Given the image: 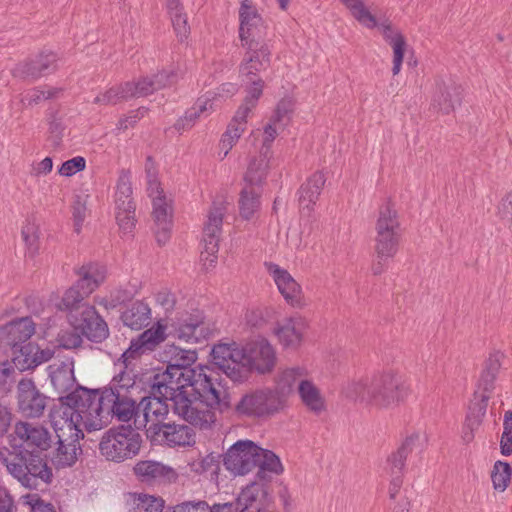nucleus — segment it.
Wrapping results in <instances>:
<instances>
[{"mask_svg": "<svg viewBox=\"0 0 512 512\" xmlns=\"http://www.w3.org/2000/svg\"><path fill=\"white\" fill-rule=\"evenodd\" d=\"M8 447H0V464L22 487L29 490H46L54 474L49 466L48 451L52 435L38 423L19 420L7 435Z\"/></svg>", "mask_w": 512, "mask_h": 512, "instance_id": "obj_1", "label": "nucleus"}, {"mask_svg": "<svg viewBox=\"0 0 512 512\" xmlns=\"http://www.w3.org/2000/svg\"><path fill=\"white\" fill-rule=\"evenodd\" d=\"M194 379L186 377L183 372H176L166 367L158 369L148 378L149 387L154 393L161 394L172 402L175 414L201 429L210 427L214 422V413L197 407L195 399L191 398Z\"/></svg>", "mask_w": 512, "mask_h": 512, "instance_id": "obj_2", "label": "nucleus"}, {"mask_svg": "<svg viewBox=\"0 0 512 512\" xmlns=\"http://www.w3.org/2000/svg\"><path fill=\"white\" fill-rule=\"evenodd\" d=\"M375 233L371 272L378 276L387 270L389 261L397 254L402 236L399 215L390 199L379 206Z\"/></svg>", "mask_w": 512, "mask_h": 512, "instance_id": "obj_3", "label": "nucleus"}, {"mask_svg": "<svg viewBox=\"0 0 512 512\" xmlns=\"http://www.w3.org/2000/svg\"><path fill=\"white\" fill-rule=\"evenodd\" d=\"M141 387L136 381L123 376H114L108 387L104 388V406L98 409L104 414L105 426L116 418L120 422H129L139 417Z\"/></svg>", "mask_w": 512, "mask_h": 512, "instance_id": "obj_4", "label": "nucleus"}, {"mask_svg": "<svg viewBox=\"0 0 512 512\" xmlns=\"http://www.w3.org/2000/svg\"><path fill=\"white\" fill-rule=\"evenodd\" d=\"M215 371L209 367H200V372L194 379L191 398L198 403L197 407L203 410L216 409L224 412L230 408V396Z\"/></svg>", "mask_w": 512, "mask_h": 512, "instance_id": "obj_5", "label": "nucleus"}, {"mask_svg": "<svg viewBox=\"0 0 512 512\" xmlns=\"http://www.w3.org/2000/svg\"><path fill=\"white\" fill-rule=\"evenodd\" d=\"M165 340V328L158 324L142 332L131 340L129 347L122 353L119 363L122 369L116 376H123L136 381L140 374V360L143 355L149 354Z\"/></svg>", "mask_w": 512, "mask_h": 512, "instance_id": "obj_6", "label": "nucleus"}, {"mask_svg": "<svg viewBox=\"0 0 512 512\" xmlns=\"http://www.w3.org/2000/svg\"><path fill=\"white\" fill-rule=\"evenodd\" d=\"M141 435L131 425L107 430L99 443V451L108 461L121 463L139 453Z\"/></svg>", "mask_w": 512, "mask_h": 512, "instance_id": "obj_7", "label": "nucleus"}, {"mask_svg": "<svg viewBox=\"0 0 512 512\" xmlns=\"http://www.w3.org/2000/svg\"><path fill=\"white\" fill-rule=\"evenodd\" d=\"M283 407V394L278 390L264 388L243 394L235 404L234 412L241 418L260 419L278 413Z\"/></svg>", "mask_w": 512, "mask_h": 512, "instance_id": "obj_8", "label": "nucleus"}, {"mask_svg": "<svg viewBox=\"0 0 512 512\" xmlns=\"http://www.w3.org/2000/svg\"><path fill=\"white\" fill-rule=\"evenodd\" d=\"M104 388L88 389L83 386L77 387L65 395V399L72 401V404L78 408L82 418L83 426L88 431L100 430L105 427L104 414L98 407L104 406Z\"/></svg>", "mask_w": 512, "mask_h": 512, "instance_id": "obj_9", "label": "nucleus"}, {"mask_svg": "<svg viewBox=\"0 0 512 512\" xmlns=\"http://www.w3.org/2000/svg\"><path fill=\"white\" fill-rule=\"evenodd\" d=\"M225 213L226 206L223 203L214 202L207 215V221L203 228V250L200 256L206 269L214 267L217 263V253Z\"/></svg>", "mask_w": 512, "mask_h": 512, "instance_id": "obj_10", "label": "nucleus"}, {"mask_svg": "<svg viewBox=\"0 0 512 512\" xmlns=\"http://www.w3.org/2000/svg\"><path fill=\"white\" fill-rule=\"evenodd\" d=\"M408 389L401 377L392 372H386L372 379V405L378 408H388L398 404L407 396Z\"/></svg>", "mask_w": 512, "mask_h": 512, "instance_id": "obj_11", "label": "nucleus"}, {"mask_svg": "<svg viewBox=\"0 0 512 512\" xmlns=\"http://www.w3.org/2000/svg\"><path fill=\"white\" fill-rule=\"evenodd\" d=\"M131 196L132 185L130 181V172L122 170L116 186L115 218L120 230L124 234L132 233L136 225V206Z\"/></svg>", "mask_w": 512, "mask_h": 512, "instance_id": "obj_12", "label": "nucleus"}, {"mask_svg": "<svg viewBox=\"0 0 512 512\" xmlns=\"http://www.w3.org/2000/svg\"><path fill=\"white\" fill-rule=\"evenodd\" d=\"M241 360L251 372L260 375L271 373L276 366V352L265 338H258L247 342L241 348Z\"/></svg>", "mask_w": 512, "mask_h": 512, "instance_id": "obj_13", "label": "nucleus"}, {"mask_svg": "<svg viewBox=\"0 0 512 512\" xmlns=\"http://www.w3.org/2000/svg\"><path fill=\"white\" fill-rule=\"evenodd\" d=\"M261 447L251 440H238L225 453L223 463L227 470L245 475L257 466Z\"/></svg>", "mask_w": 512, "mask_h": 512, "instance_id": "obj_14", "label": "nucleus"}, {"mask_svg": "<svg viewBox=\"0 0 512 512\" xmlns=\"http://www.w3.org/2000/svg\"><path fill=\"white\" fill-rule=\"evenodd\" d=\"M69 322L88 340L101 343L109 336V328L94 306H84L82 310L72 312Z\"/></svg>", "mask_w": 512, "mask_h": 512, "instance_id": "obj_15", "label": "nucleus"}, {"mask_svg": "<svg viewBox=\"0 0 512 512\" xmlns=\"http://www.w3.org/2000/svg\"><path fill=\"white\" fill-rule=\"evenodd\" d=\"M235 504L238 512H274L275 506L270 485L251 482L241 490Z\"/></svg>", "mask_w": 512, "mask_h": 512, "instance_id": "obj_16", "label": "nucleus"}, {"mask_svg": "<svg viewBox=\"0 0 512 512\" xmlns=\"http://www.w3.org/2000/svg\"><path fill=\"white\" fill-rule=\"evenodd\" d=\"M50 398L41 392L32 379L23 378L17 385L19 412L27 418H39L44 414Z\"/></svg>", "mask_w": 512, "mask_h": 512, "instance_id": "obj_17", "label": "nucleus"}, {"mask_svg": "<svg viewBox=\"0 0 512 512\" xmlns=\"http://www.w3.org/2000/svg\"><path fill=\"white\" fill-rule=\"evenodd\" d=\"M57 55L52 52H41L34 58L18 63L12 75L24 81L34 82L41 77L54 73L57 69Z\"/></svg>", "mask_w": 512, "mask_h": 512, "instance_id": "obj_18", "label": "nucleus"}, {"mask_svg": "<svg viewBox=\"0 0 512 512\" xmlns=\"http://www.w3.org/2000/svg\"><path fill=\"white\" fill-rule=\"evenodd\" d=\"M175 334L178 339L185 342L199 343L211 336L212 329L205 321L204 313L195 309L178 319Z\"/></svg>", "mask_w": 512, "mask_h": 512, "instance_id": "obj_19", "label": "nucleus"}, {"mask_svg": "<svg viewBox=\"0 0 512 512\" xmlns=\"http://www.w3.org/2000/svg\"><path fill=\"white\" fill-rule=\"evenodd\" d=\"M242 46L247 48V52L239 68L241 76L246 79L259 78L257 73L270 65L271 52L268 46L256 40L242 42Z\"/></svg>", "mask_w": 512, "mask_h": 512, "instance_id": "obj_20", "label": "nucleus"}, {"mask_svg": "<svg viewBox=\"0 0 512 512\" xmlns=\"http://www.w3.org/2000/svg\"><path fill=\"white\" fill-rule=\"evenodd\" d=\"M35 333V324L29 317L11 321L0 327V348L7 352L25 345Z\"/></svg>", "mask_w": 512, "mask_h": 512, "instance_id": "obj_21", "label": "nucleus"}, {"mask_svg": "<svg viewBox=\"0 0 512 512\" xmlns=\"http://www.w3.org/2000/svg\"><path fill=\"white\" fill-rule=\"evenodd\" d=\"M59 404L51 409L50 417L55 426V430L63 431L66 428L70 433L77 437H83L80 425H83V418L78 408L72 401L66 400L65 395L59 396Z\"/></svg>", "mask_w": 512, "mask_h": 512, "instance_id": "obj_22", "label": "nucleus"}, {"mask_svg": "<svg viewBox=\"0 0 512 512\" xmlns=\"http://www.w3.org/2000/svg\"><path fill=\"white\" fill-rule=\"evenodd\" d=\"M149 431L170 447H184L195 444V431L188 425L176 423L152 424Z\"/></svg>", "mask_w": 512, "mask_h": 512, "instance_id": "obj_23", "label": "nucleus"}, {"mask_svg": "<svg viewBox=\"0 0 512 512\" xmlns=\"http://www.w3.org/2000/svg\"><path fill=\"white\" fill-rule=\"evenodd\" d=\"M267 267L285 301L293 307H302V289L291 274L277 264L269 263Z\"/></svg>", "mask_w": 512, "mask_h": 512, "instance_id": "obj_24", "label": "nucleus"}, {"mask_svg": "<svg viewBox=\"0 0 512 512\" xmlns=\"http://www.w3.org/2000/svg\"><path fill=\"white\" fill-rule=\"evenodd\" d=\"M152 218L155 224L154 233L157 243L165 245L171 236L172 208L166 196H156L152 200Z\"/></svg>", "mask_w": 512, "mask_h": 512, "instance_id": "obj_25", "label": "nucleus"}, {"mask_svg": "<svg viewBox=\"0 0 512 512\" xmlns=\"http://www.w3.org/2000/svg\"><path fill=\"white\" fill-rule=\"evenodd\" d=\"M133 472L141 483L154 485L161 482H171L176 479L174 470L154 460H142L135 464Z\"/></svg>", "mask_w": 512, "mask_h": 512, "instance_id": "obj_26", "label": "nucleus"}, {"mask_svg": "<svg viewBox=\"0 0 512 512\" xmlns=\"http://www.w3.org/2000/svg\"><path fill=\"white\" fill-rule=\"evenodd\" d=\"M57 447L53 450L50 459L56 469L72 467L79 453L82 452L79 438L70 433L68 438H64L63 434H57Z\"/></svg>", "mask_w": 512, "mask_h": 512, "instance_id": "obj_27", "label": "nucleus"}, {"mask_svg": "<svg viewBox=\"0 0 512 512\" xmlns=\"http://www.w3.org/2000/svg\"><path fill=\"white\" fill-rule=\"evenodd\" d=\"M48 374L52 386L59 394H68L77 387L73 358L66 357L62 361L50 364Z\"/></svg>", "mask_w": 512, "mask_h": 512, "instance_id": "obj_28", "label": "nucleus"}, {"mask_svg": "<svg viewBox=\"0 0 512 512\" xmlns=\"http://www.w3.org/2000/svg\"><path fill=\"white\" fill-rule=\"evenodd\" d=\"M165 353L170 356L167 368L178 373L183 372L186 377H192V379L200 372L201 365L197 368L191 367L197 360L195 350L183 349L176 345H167Z\"/></svg>", "mask_w": 512, "mask_h": 512, "instance_id": "obj_29", "label": "nucleus"}, {"mask_svg": "<svg viewBox=\"0 0 512 512\" xmlns=\"http://www.w3.org/2000/svg\"><path fill=\"white\" fill-rule=\"evenodd\" d=\"M169 399L161 394L154 393L150 388L149 394L140 397L139 414L142 413L146 422L153 424H162L169 413Z\"/></svg>", "mask_w": 512, "mask_h": 512, "instance_id": "obj_30", "label": "nucleus"}, {"mask_svg": "<svg viewBox=\"0 0 512 512\" xmlns=\"http://www.w3.org/2000/svg\"><path fill=\"white\" fill-rule=\"evenodd\" d=\"M462 89L460 85L450 81H437L436 90L432 98V106L443 114L454 111L461 103Z\"/></svg>", "mask_w": 512, "mask_h": 512, "instance_id": "obj_31", "label": "nucleus"}, {"mask_svg": "<svg viewBox=\"0 0 512 512\" xmlns=\"http://www.w3.org/2000/svg\"><path fill=\"white\" fill-rule=\"evenodd\" d=\"M304 327V321L300 317L285 318L277 322L274 334L283 347L295 349L302 341Z\"/></svg>", "mask_w": 512, "mask_h": 512, "instance_id": "obj_32", "label": "nucleus"}, {"mask_svg": "<svg viewBox=\"0 0 512 512\" xmlns=\"http://www.w3.org/2000/svg\"><path fill=\"white\" fill-rule=\"evenodd\" d=\"M325 183L326 177L321 171H316L307 178L298 189V201L302 209H307L309 212L313 210Z\"/></svg>", "mask_w": 512, "mask_h": 512, "instance_id": "obj_33", "label": "nucleus"}, {"mask_svg": "<svg viewBox=\"0 0 512 512\" xmlns=\"http://www.w3.org/2000/svg\"><path fill=\"white\" fill-rule=\"evenodd\" d=\"M120 319L125 326L132 330H141L150 324L151 309L146 302L136 300L126 307L121 313Z\"/></svg>", "mask_w": 512, "mask_h": 512, "instance_id": "obj_34", "label": "nucleus"}, {"mask_svg": "<svg viewBox=\"0 0 512 512\" xmlns=\"http://www.w3.org/2000/svg\"><path fill=\"white\" fill-rule=\"evenodd\" d=\"M239 19V37L241 42L255 40L253 29L258 26L262 18L251 0L241 1Z\"/></svg>", "mask_w": 512, "mask_h": 512, "instance_id": "obj_35", "label": "nucleus"}, {"mask_svg": "<svg viewBox=\"0 0 512 512\" xmlns=\"http://www.w3.org/2000/svg\"><path fill=\"white\" fill-rule=\"evenodd\" d=\"M77 274L79 276V280L75 285L82 290V295L87 297L105 280L104 269L93 263L80 267Z\"/></svg>", "mask_w": 512, "mask_h": 512, "instance_id": "obj_36", "label": "nucleus"}, {"mask_svg": "<svg viewBox=\"0 0 512 512\" xmlns=\"http://www.w3.org/2000/svg\"><path fill=\"white\" fill-rule=\"evenodd\" d=\"M269 170V154L265 153L263 149L260 154L250 160L247 171L244 175V182L246 186L261 189Z\"/></svg>", "mask_w": 512, "mask_h": 512, "instance_id": "obj_37", "label": "nucleus"}, {"mask_svg": "<svg viewBox=\"0 0 512 512\" xmlns=\"http://www.w3.org/2000/svg\"><path fill=\"white\" fill-rule=\"evenodd\" d=\"M419 440L418 434H412L405 438L398 449L392 452L387 458V470L390 475H402L405 462L408 455L413 451L416 442Z\"/></svg>", "mask_w": 512, "mask_h": 512, "instance_id": "obj_38", "label": "nucleus"}, {"mask_svg": "<svg viewBox=\"0 0 512 512\" xmlns=\"http://www.w3.org/2000/svg\"><path fill=\"white\" fill-rule=\"evenodd\" d=\"M257 462V482L269 484L271 475L268 473L280 474L283 471L279 457L268 449L261 448V451H259V461Z\"/></svg>", "mask_w": 512, "mask_h": 512, "instance_id": "obj_39", "label": "nucleus"}, {"mask_svg": "<svg viewBox=\"0 0 512 512\" xmlns=\"http://www.w3.org/2000/svg\"><path fill=\"white\" fill-rule=\"evenodd\" d=\"M298 393L303 404L313 413L320 414L325 410V401L319 389L309 380H301Z\"/></svg>", "mask_w": 512, "mask_h": 512, "instance_id": "obj_40", "label": "nucleus"}, {"mask_svg": "<svg viewBox=\"0 0 512 512\" xmlns=\"http://www.w3.org/2000/svg\"><path fill=\"white\" fill-rule=\"evenodd\" d=\"M501 362L499 353L491 354L484 362L483 370L478 381V388L482 390L481 394H488L495 388V380L500 370Z\"/></svg>", "mask_w": 512, "mask_h": 512, "instance_id": "obj_41", "label": "nucleus"}, {"mask_svg": "<svg viewBox=\"0 0 512 512\" xmlns=\"http://www.w3.org/2000/svg\"><path fill=\"white\" fill-rule=\"evenodd\" d=\"M261 189L246 186L241 190L239 197L240 216L250 220L254 213L260 208Z\"/></svg>", "mask_w": 512, "mask_h": 512, "instance_id": "obj_42", "label": "nucleus"}, {"mask_svg": "<svg viewBox=\"0 0 512 512\" xmlns=\"http://www.w3.org/2000/svg\"><path fill=\"white\" fill-rule=\"evenodd\" d=\"M38 345L28 342L11 351L12 361L20 371L30 370L37 367Z\"/></svg>", "mask_w": 512, "mask_h": 512, "instance_id": "obj_43", "label": "nucleus"}, {"mask_svg": "<svg viewBox=\"0 0 512 512\" xmlns=\"http://www.w3.org/2000/svg\"><path fill=\"white\" fill-rule=\"evenodd\" d=\"M372 380H358L348 383L343 388L344 395L354 401L372 405Z\"/></svg>", "mask_w": 512, "mask_h": 512, "instance_id": "obj_44", "label": "nucleus"}, {"mask_svg": "<svg viewBox=\"0 0 512 512\" xmlns=\"http://www.w3.org/2000/svg\"><path fill=\"white\" fill-rule=\"evenodd\" d=\"M132 97L131 85L125 82L118 86L111 87L105 93L96 96L93 102L102 105H115Z\"/></svg>", "mask_w": 512, "mask_h": 512, "instance_id": "obj_45", "label": "nucleus"}, {"mask_svg": "<svg viewBox=\"0 0 512 512\" xmlns=\"http://www.w3.org/2000/svg\"><path fill=\"white\" fill-rule=\"evenodd\" d=\"M61 92L62 89L56 87H34L23 94L20 101L24 106L32 107L40 104L44 100L57 98Z\"/></svg>", "mask_w": 512, "mask_h": 512, "instance_id": "obj_46", "label": "nucleus"}, {"mask_svg": "<svg viewBox=\"0 0 512 512\" xmlns=\"http://www.w3.org/2000/svg\"><path fill=\"white\" fill-rule=\"evenodd\" d=\"M489 399L490 396L488 394L478 395L477 392L474 393V400H472L465 418V422L468 423V426L480 427L487 411Z\"/></svg>", "mask_w": 512, "mask_h": 512, "instance_id": "obj_47", "label": "nucleus"}, {"mask_svg": "<svg viewBox=\"0 0 512 512\" xmlns=\"http://www.w3.org/2000/svg\"><path fill=\"white\" fill-rule=\"evenodd\" d=\"M342 3L351 11L353 17L367 28L377 26L376 18L365 7L362 0H341Z\"/></svg>", "mask_w": 512, "mask_h": 512, "instance_id": "obj_48", "label": "nucleus"}, {"mask_svg": "<svg viewBox=\"0 0 512 512\" xmlns=\"http://www.w3.org/2000/svg\"><path fill=\"white\" fill-rule=\"evenodd\" d=\"M512 468L509 463L496 461L491 472L493 487L498 491H505L510 483Z\"/></svg>", "mask_w": 512, "mask_h": 512, "instance_id": "obj_49", "label": "nucleus"}, {"mask_svg": "<svg viewBox=\"0 0 512 512\" xmlns=\"http://www.w3.org/2000/svg\"><path fill=\"white\" fill-rule=\"evenodd\" d=\"M218 370L223 372L233 382L239 383L246 381L250 373H252L251 370L242 363L241 359L235 358L225 365H221Z\"/></svg>", "mask_w": 512, "mask_h": 512, "instance_id": "obj_50", "label": "nucleus"}, {"mask_svg": "<svg viewBox=\"0 0 512 512\" xmlns=\"http://www.w3.org/2000/svg\"><path fill=\"white\" fill-rule=\"evenodd\" d=\"M211 356L214 360V365L220 368L221 365L232 361V359H241V349L233 348L230 344H217L214 345L211 351Z\"/></svg>", "mask_w": 512, "mask_h": 512, "instance_id": "obj_51", "label": "nucleus"}, {"mask_svg": "<svg viewBox=\"0 0 512 512\" xmlns=\"http://www.w3.org/2000/svg\"><path fill=\"white\" fill-rule=\"evenodd\" d=\"M21 236L25 242L28 255L34 257L39 251V227L34 222L27 221L22 227Z\"/></svg>", "mask_w": 512, "mask_h": 512, "instance_id": "obj_52", "label": "nucleus"}, {"mask_svg": "<svg viewBox=\"0 0 512 512\" xmlns=\"http://www.w3.org/2000/svg\"><path fill=\"white\" fill-rule=\"evenodd\" d=\"M85 298L87 296L82 295V290L75 284L65 292L61 303L64 309L68 311V317L72 312L80 311L82 307L89 306L83 302Z\"/></svg>", "mask_w": 512, "mask_h": 512, "instance_id": "obj_53", "label": "nucleus"}, {"mask_svg": "<svg viewBox=\"0 0 512 512\" xmlns=\"http://www.w3.org/2000/svg\"><path fill=\"white\" fill-rule=\"evenodd\" d=\"M134 512H162L164 500L147 494H139L135 500Z\"/></svg>", "mask_w": 512, "mask_h": 512, "instance_id": "obj_54", "label": "nucleus"}, {"mask_svg": "<svg viewBox=\"0 0 512 512\" xmlns=\"http://www.w3.org/2000/svg\"><path fill=\"white\" fill-rule=\"evenodd\" d=\"M244 130V127L231 120L227 127V130L222 135V138L220 140L221 149L225 150L224 157L227 156L228 152L232 149V147L240 138Z\"/></svg>", "mask_w": 512, "mask_h": 512, "instance_id": "obj_55", "label": "nucleus"}, {"mask_svg": "<svg viewBox=\"0 0 512 512\" xmlns=\"http://www.w3.org/2000/svg\"><path fill=\"white\" fill-rule=\"evenodd\" d=\"M264 81L261 78L247 79L245 85L246 96L243 102L250 107H256L258 100L263 94Z\"/></svg>", "mask_w": 512, "mask_h": 512, "instance_id": "obj_56", "label": "nucleus"}, {"mask_svg": "<svg viewBox=\"0 0 512 512\" xmlns=\"http://www.w3.org/2000/svg\"><path fill=\"white\" fill-rule=\"evenodd\" d=\"M293 109L294 102L291 98L287 97L281 99L276 106L273 116L271 117V122L286 125L290 119V114L293 112Z\"/></svg>", "mask_w": 512, "mask_h": 512, "instance_id": "obj_57", "label": "nucleus"}, {"mask_svg": "<svg viewBox=\"0 0 512 512\" xmlns=\"http://www.w3.org/2000/svg\"><path fill=\"white\" fill-rule=\"evenodd\" d=\"M135 286L120 287L110 293V306L115 308L119 305L130 302L137 294Z\"/></svg>", "mask_w": 512, "mask_h": 512, "instance_id": "obj_58", "label": "nucleus"}, {"mask_svg": "<svg viewBox=\"0 0 512 512\" xmlns=\"http://www.w3.org/2000/svg\"><path fill=\"white\" fill-rule=\"evenodd\" d=\"M301 375L300 370L298 368L287 369L282 372L278 382V390L283 394L284 402L286 393H289L292 390L297 378Z\"/></svg>", "mask_w": 512, "mask_h": 512, "instance_id": "obj_59", "label": "nucleus"}, {"mask_svg": "<svg viewBox=\"0 0 512 512\" xmlns=\"http://www.w3.org/2000/svg\"><path fill=\"white\" fill-rule=\"evenodd\" d=\"M23 503L30 507V512H56L52 503L44 501L38 494L22 496Z\"/></svg>", "mask_w": 512, "mask_h": 512, "instance_id": "obj_60", "label": "nucleus"}, {"mask_svg": "<svg viewBox=\"0 0 512 512\" xmlns=\"http://www.w3.org/2000/svg\"><path fill=\"white\" fill-rule=\"evenodd\" d=\"M393 48V67L392 73L393 75H397L400 72L401 65L403 62L406 41L403 35H398L394 37L392 43L390 44Z\"/></svg>", "mask_w": 512, "mask_h": 512, "instance_id": "obj_61", "label": "nucleus"}, {"mask_svg": "<svg viewBox=\"0 0 512 512\" xmlns=\"http://www.w3.org/2000/svg\"><path fill=\"white\" fill-rule=\"evenodd\" d=\"M166 512H211L209 504L204 500L184 501L173 507H169Z\"/></svg>", "mask_w": 512, "mask_h": 512, "instance_id": "obj_62", "label": "nucleus"}, {"mask_svg": "<svg viewBox=\"0 0 512 512\" xmlns=\"http://www.w3.org/2000/svg\"><path fill=\"white\" fill-rule=\"evenodd\" d=\"M171 22L174 28V31L179 38L180 41L187 39L190 34V27L188 25L187 15L186 13L178 12L170 15Z\"/></svg>", "mask_w": 512, "mask_h": 512, "instance_id": "obj_63", "label": "nucleus"}, {"mask_svg": "<svg viewBox=\"0 0 512 512\" xmlns=\"http://www.w3.org/2000/svg\"><path fill=\"white\" fill-rule=\"evenodd\" d=\"M131 85V93L133 97H144L157 91L154 87V81L152 77H144L138 82H128Z\"/></svg>", "mask_w": 512, "mask_h": 512, "instance_id": "obj_64", "label": "nucleus"}]
</instances>
